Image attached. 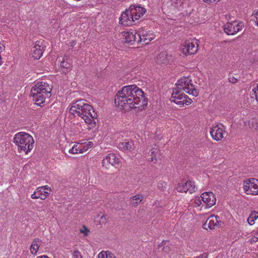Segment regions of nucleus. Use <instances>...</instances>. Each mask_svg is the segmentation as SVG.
Listing matches in <instances>:
<instances>
[{
	"instance_id": "obj_32",
	"label": "nucleus",
	"mask_w": 258,
	"mask_h": 258,
	"mask_svg": "<svg viewBox=\"0 0 258 258\" xmlns=\"http://www.w3.org/2000/svg\"><path fill=\"white\" fill-rule=\"evenodd\" d=\"M73 258H82L81 252L78 250L75 249L72 253Z\"/></svg>"
},
{
	"instance_id": "obj_9",
	"label": "nucleus",
	"mask_w": 258,
	"mask_h": 258,
	"mask_svg": "<svg viewBox=\"0 0 258 258\" xmlns=\"http://www.w3.org/2000/svg\"><path fill=\"white\" fill-rule=\"evenodd\" d=\"M244 24L241 22L234 21L231 22H227L224 27L225 32L228 35H234L241 31Z\"/></svg>"
},
{
	"instance_id": "obj_13",
	"label": "nucleus",
	"mask_w": 258,
	"mask_h": 258,
	"mask_svg": "<svg viewBox=\"0 0 258 258\" xmlns=\"http://www.w3.org/2000/svg\"><path fill=\"white\" fill-rule=\"evenodd\" d=\"M203 203L206 208H209L213 206L216 202V198L215 195L212 192H205L201 195Z\"/></svg>"
},
{
	"instance_id": "obj_3",
	"label": "nucleus",
	"mask_w": 258,
	"mask_h": 258,
	"mask_svg": "<svg viewBox=\"0 0 258 258\" xmlns=\"http://www.w3.org/2000/svg\"><path fill=\"white\" fill-rule=\"evenodd\" d=\"M52 87L47 83L40 82L32 88L30 96L38 105H41L45 102L46 98L51 96Z\"/></svg>"
},
{
	"instance_id": "obj_41",
	"label": "nucleus",
	"mask_w": 258,
	"mask_h": 258,
	"mask_svg": "<svg viewBox=\"0 0 258 258\" xmlns=\"http://www.w3.org/2000/svg\"><path fill=\"white\" fill-rule=\"evenodd\" d=\"M105 254H106V252L101 251L98 254L97 258H106Z\"/></svg>"
},
{
	"instance_id": "obj_16",
	"label": "nucleus",
	"mask_w": 258,
	"mask_h": 258,
	"mask_svg": "<svg viewBox=\"0 0 258 258\" xmlns=\"http://www.w3.org/2000/svg\"><path fill=\"white\" fill-rule=\"evenodd\" d=\"M220 218L219 216L211 215L206 222L203 224V228L206 229L207 228H209L210 229H214L216 226L220 225Z\"/></svg>"
},
{
	"instance_id": "obj_38",
	"label": "nucleus",
	"mask_w": 258,
	"mask_h": 258,
	"mask_svg": "<svg viewBox=\"0 0 258 258\" xmlns=\"http://www.w3.org/2000/svg\"><path fill=\"white\" fill-rule=\"evenodd\" d=\"M255 19L253 20L254 22V24L258 26V10L254 14Z\"/></svg>"
},
{
	"instance_id": "obj_29",
	"label": "nucleus",
	"mask_w": 258,
	"mask_h": 258,
	"mask_svg": "<svg viewBox=\"0 0 258 258\" xmlns=\"http://www.w3.org/2000/svg\"><path fill=\"white\" fill-rule=\"evenodd\" d=\"M159 150L157 148H153L150 151L149 154L151 156V160L154 161L156 160V154L158 153Z\"/></svg>"
},
{
	"instance_id": "obj_14",
	"label": "nucleus",
	"mask_w": 258,
	"mask_h": 258,
	"mask_svg": "<svg viewBox=\"0 0 258 258\" xmlns=\"http://www.w3.org/2000/svg\"><path fill=\"white\" fill-rule=\"evenodd\" d=\"M120 159L114 154H109L102 160V166L106 168H108L109 165L116 166L119 164Z\"/></svg>"
},
{
	"instance_id": "obj_40",
	"label": "nucleus",
	"mask_w": 258,
	"mask_h": 258,
	"mask_svg": "<svg viewBox=\"0 0 258 258\" xmlns=\"http://www.w3.org/2000/svg\"><path fill=\"white\" fill-rule=\"evenodd\" d=\"M166 183L165 182L162 181L158 183V186L159 188H164L166 187Z\"/></svg>"
},
{
	"instance_id": "obj_2",
	"label": "nucleus",
	"mask_w": 258,
	"mask_h": 258,
	"mask_svg": "<svg viewBox=\"0 0 258 258\" xmlns=\"http://www.w3.org/2000/svg\"><path fill=\"white\" fill-rule=\"evenodd\" d=\"M69 112L75 116L81 117L85 123L90 126L88 128L89 130L95 126V119L97 118V115L93 107L86 103L85 100H79L72 103Z\"/></svg>"
},
{
	"instance_id": "obj_44",
	"label": "nucleus",
	"mask_w": 258,
	"mask_h": 258,
	"mask_svg": "<svg viewBox=\"0 0 258 258\" xmlns=\"http://www.w3.org/2000/svg\"><path fill=\"white\" fill-rule=\"evenodd\" d=\"M204 2L207 3H213L215 2H218L219 0H203Z\"/></svg>"
},
{
	"instance_id": "obj_23",
	"label": "nucleus",
	"mask_w": 258,
	"mask_h": 258,
	"mask_svg": "<svg viewBox=\"0 0 258 258\" xmlns=\"http://www.w3.org/2000/svg\"><path fill=\"white\" fill-rule=\"evenodd\" d=\"M244 126L247 128H249L252 130L258 129V120L256 118H253L248 121H244Z\"/></svg>"
},
{
	"instance_id": "obj_10",
	"label": "nucleus",
	"mask_w": 258,
	"mask_h": 258,
	"mask_svg": "<svg viewBox=\"0 0 258 258\" xmlns=\"http://www.w3.org/2000/svg\"><path fill=\"white\" fill-rule=\"evenodd\" d=\"M225 129V126L222 124L213 125L211 128L210 133L214 140L221 141L226 134Z\"/></svg>"
},
{
	"instance_id": "obj_18",
	"label": "nucleus",
	"mask_w": 258,
	"mask_h": 258,
	"mask_svg": "<svg viewBox=\"0 0 258 258\" xmlns=\"http://www.w3.org/2000/svg\"><path fill=\"white\" fill-rule=\"evenodd\" d=\"M129 10L135 20H139L146 12L144 8L136 5H132Z\"/></svg>"
},
{
	"instance_id": "obj_20",
	"label": "nucleus",
	"mask_w": 258,
	"mask_h": 258,
	"mask_svg": "<svg viewBox=\"0 0 258 258\" xmlns=\"http://www.w3.org/2000/svg\"><path fill=\"white\" fill-rule=\"evenodd\" d=\"M137 34L138 31L131 29L128 31L124 32V38L127 43H138Z\"/></svg>"
},
{
	"instance_id": "obj_30",
	"label": "nucleus",
	"mask_w": 258,
	"mask_h": 258,
	"mask_svg": "<svg viewBox=\"0 0 258 258\" xmlns=\"http://www.w3.org/2000/svg\"><path fill=\"white\" fill-rule=\"evenodd\" d=\"M93 142H89L87 144H81V145L82 146L83 153L86 151H87L89 148L92 147L93 146Z\"/></svg>"
},
{
	"instance_id": "obj_22",
	"label": "nucleus",
	"mask_w": 258,
	"mask_h": 258,
	"mask_svg": "<svg viewBox=\"0 0 258 258\" xmlns=\"http://www.w3.org/2000/svg\"><path fill=\"white\" fill-rule=\"evenodd\" d=\"M41 244V240L38 238L34 239L30 246V252L31 254L36 255Z\"/></svg>"
},
{
	"instance_id": "obj_19",
	"label": "nucleus",
	"mask_w": 258,
	"mask_h": 258,
	"mask_svg": "<svg viewBox=\"0 0 258 258\" xmlns=\"http://www.w3.org/2000/svg\"><path fill=\"white\" fill-rule=\"evenodd\" d=\"M118 148L123 152H132L135 149L136 147L132 141L125 140L118 144Z\"/></svg>"
},
{
	"instance_id": "obj_35",
	"label": "nucleus",
	"mask_w": 258,
	"mask_h": 258,
	"mask_svg": "<svg viewBox=\"0 0 258 258\" xmlns=\"http://www.w3.org/2000/svg\"><path fill=\"white\" fill-rule=\"evenodd\" d=\"M31 198L32 199H40L39 195H38V191H37V189L34 191L33 194L31 195Z\"/></svg>"
},
{
	"instance_id": "obj_17",
	"label": "nucleus",
	"mask_w": 258,
	"mask_h": 258,
	"mask_svg": "<svg viewBox=\"0 0 258 258\" xmlns=\"http://www.w3.org/2000/svg\"><path fill=\"white\" fill-rule=\"evenodd\" d=\"M44 51L43 43L41 41H37L32 49V55L35 59H39L42 55Z\"/></svg>"
},
{
	"instance_id": "obj_15",
	"label": "nucleus",
	"mask_w": 258,
	"mask_h": 258,
	"mask_svg": "<svg viewBox=\"0 0 258 258\" xmlns=\"http://www.w3.org/2000/svg\"><path fill=\"white\" fill-rule=\"evenodd\" d=\"M135 21L129 9L123 12L119 18V23L125 26L132 25Z\"/></svg>"
},
{
	"instance_id": "obj_12",
	"label": "nucleus",
	"mask_w": 258,
	"mask_h": 258,
	"mask_svg": "<svg viewBox=\"0 0 258 258\" xmlns=\"http://www.w3.org/2000/svg\"><path fill=\"white\" fill-rule=\"evenodd\" d=\"M195 182L191 181H182L176 187V190L180 192H187L192 194L195 191Z\"/></svg>"
},
{
	"instance_id": "obj_6",
	"label": "nucleus",
	"mask_w": 258,
	"mask_h": 258,
	"mask_svg": "<svg viewBox=\"0 0 258 258\" xmlns=\"http://www.w3.org/2000/svg\"><path fill=\"white\" fill-rule=\"evenodd\" d=\"M171 101L174 102L180 107H183L184 105H188L192 102L191 99L184 94V92L178 90L174 88L173 90Z\"/></svg>"
},
{
	"instance_id": "obj_11",
	"label": "nucleus",
	"mask_w": 258,
	"mask_h": 258,
	"mask_svg": "<svg viewBox=\"0 0 258 258\" xmlns=\"http://www.w3.org/2000/svg\"><path fill=\"white\" fill-rule=\"evenodd\" d=\"M198 45L196 41H187L181 47V51L185 55L195 54L198 50Z\"/></svg>"
},
{
	"instance_id": "obj_36",
	"label": "nucleus",
	"mask_w": 258,
	"mask_h": 258,
	"mask_svg": "<svg viewBox=\"0 0 258 258\" xmlns=\"http://www.w3.org/2000/svg\"><path fill=\"white\" fill-rule=\"evenodd\" d=\"M228 80L230 83L235 84L237 82L238 79L235 78L233 76H230L228 78Z\"/></svg>"
},
{
	"instance_id": "obj_39",
	"label": "nucleus",
	"mask_w": 258,
	"mask_h": 258,
	"mask_svg": "<svg viewBox=\"0 0 258 258\" xmlns=\"http://www.w3.org/2000/svg\"><path fill=\"white\" fill-rule=\"evenodd\" d=\"M76 146H73L71 149H70L69 151V153L70 154H77L76 153Z\"/></svg>"
},
{
	"instance_id": "obj_28",
	"label": "nucleus",
	"mask_w": 258,
	"mask_h": 258,
	"mask_svg": "<svg viewBox=\"0 0 258 258\" xmlns=\"http://www.w3.org/2000/svg\"><path fill=\"white\" fill-rule=\"evenodd\" d=\"M250 96L252 98H255L258 102V84L256 87L253 88L250 92Z\"/></svg>"
},
{
	"instance_id": "obj_1",
	"label": "nucleus",
	"mask_w": 258,
	"mask_h": 258,
	"mask_svg": "<svg viewBox=\"0 0 258 258\" xmlns=\"http://www.w3.org/2000/svg\"><path fill=\"white\" fill-rule=\"evenodd\" d=\"M115 105L121 109L138 108L142 110L147 100L141 89L135 85L125 86L117 91L114 98Z\"/></svg>"
},
{
	"instance_id": "obj_4",
	"label": "nucleus",
	"mask_w": 258,
	"mask_h": 258,
	"mask_svg": "<svg viewBox=\"0 0 258 258\" xmlns=\"http://www.w3.org/2000/svg\"><path fill=\"white\" fill-rule=\"evenodd\" d=\"M13 143L17 146L19 152L28 154L34 147V140L33 137L25 132H19L15 135Z\"/></svg>"
},
{
	"instance_id": "obj_43",
	"label": "nucleus",
	"mask_w": 258,
	"mask_h": 258,
	"mask_svg": "<svg viewBox=\"0 0 258 258\" xmlns=\"http://www.w3.org/2000/svg\"><path fill=\"white\" fill-rule=\"evenodd\" d=\"M258 240V230L255 232L254 237L252 238V241L256 242Z\"/></svg>"
},
{
	"instance_id": "obj_33",
	"label": "nucleus",
	"mask_w": 258,
	"mask_h": 258,
	"mask_svg": "<svg viewBox=\"0 0 258 258\" xmlns=\"http://www.w3.org/2000/svg\"><path fill=\"white\" fill-rule=\"evenodd\" d=\"M74 146H76V153H77V154L83 153V151H82V146L81 145V144H80L79 143H77L76 144H75Z\"/></svg>"
},
{
	"instance_id": "obj_5",
	"label": "nucleus",
	"mask_w": 258,
	"mask_h": 258,
	"mask_svg": "<svg viewBox=\"0 0 258 258\" xmlns=\"http://www.w3.org/2000/svg\"><path fill=\"white\" fill-rule=\"evenodd\" d=\"M176 87L178 90L182 91L186 93L194 96L198 95V91L196 89L192 83V80L189 77H183L181 78L176 83Z\"/></svg>"
},
{
	"instance_id": "obj_42",
	"label": "nucleus",
	"mask_w": 258,
	"mask_h": 258,
	"mask_svg": "<svg viewBox=\"0 0 258 258\" xmlns=\"http://www.w3.org/2000/svg\"><path fill=\"white\" fill-rule=\"evenodd\" d=\"M163 249L164 252H165V253H168L170 250V247L168 245H166L164 246Z\"/></svg>"
},
{
	"instance_id": "obj_8",
	"label": "nucleus",
	"mask_w": 258,
	"mask_h": 258,
	"mask_svg": "<svg viewBox=\"0 0 258 258\" xmlns=\"http://www.w3.org/2000/svg\"><path fill=\"white\" fill-rule=\"evenodd\" d=\"M138 43L148 44L155 38V35L151 31L145 30L142 28L138 30Z\"/></svg>"
},
{
	"instance_id": "obj_21",
	"label": "nucleus",
	"mask_w": 258,
	"mask_h": 258,
	"mask_svg": "<svg viewBox=\"0 0 258 258\" xmlns=\"http://www.w3.org/2000/svg\"><path fill=\"white\" fill-rule=\"evenodd\" d=\"M37 191L40 199L45 200L50 195L51 189L48 185L41 186L37 188Z\"/></svg>"
},
{
	"instance_id": "obj_24",
	"label": "nucleus",
	"mask_w": 258,
	"mask_h": 258,
	"mask_svg": "<svg viewBox=\"0 0 258 258\" xmlns=\"http://www.w3.org/2000/svg\"><path fill=\"white\" fill-rule=\"evenodd\" d=\"M169 3L173 8L179 10L183 7L184 0H170Z\"/></svg>"
},
{
	"instance_id": "obj_27",
	"label": "nucleus",
	"mask_w": 258,
	"mask_h": 258,
	"mask_svg": "<svg viewBox=\"0 0 258 258\" xmlns=\"http://www.w3.org/2000/svg\"><path fill=\"white\" fill-rule=\"evenodd\" d=\"M203 202L202 199L199 197H195L192 199V204L194 207H200L202 205L203 206Z\"/></svg>"
},
{
	"instance_id": "obj_34",
	"label": "nucleus",
	"mask_w": 258,
	"mask_h": 258,
	"mask_svg": "<svg viewBox=\"0 0 258 258\" xmlns=\"http://www.w3.org/2000/svg\"><path fill=\"white\" fill-rule=\"evenodd\" d=\"M105 257L106 258H116L113 253H112V252H111L109 251H106Z\"/></svg>"
},
{
	"instance_id": "obj_31",
	"label": "nucleus",
	"mask_w": 258,
	"mask_h": 258,
	"mask_svg": "<svg viewBox=\"0 0 258 258\" xmlns=\"http://www.w3.org/2000/svg\"><path fill=\"white\" fill-rule=\"evenodd\" d=\"M60 66L62 68L68 69L71 67V64L68 61L67 58H63Z\"/></svg>"
},
{
	"instance_id": "obj_37",
	"label": "nucleus",
	"mask_w": 258,
	"mask_h": 258,
	"mask_svg": "<svg viewBox=\"0 0 258 258\" xmlns=\"http://www.w3.org/2000/svg\"><path fill=\"white\" fill-rule=\"evenodd\" d=\"M88 232V230L85 226H83V228L80 229V232L81 233L84 234L85 236H86L88 235V233H87Z\"/></svg>"
},
{
	"instance_id": "obj_45",
	"label": "nucleus",
	"mask_w": 258,
	"mask_h": 258,
	"mask_svg": "<svg viewBox=\"0 0 258 258\" xmlns=\"http://www.w3.org/2000/svg\"><path fill=\"white\" fill-rule=\"evenodd\" d=\"M195 258H207V256H206V255H204V254H202V255L198 256Z\"/></svg>"
},
{
	"instance_id": "obj_25",
	"label": "nucleus",
	"mask_w": 258,
	"mask_h": 258,
	"mask_svg": "<svg viewBox=\"0 0 258 258\" xmlns=\"http://www.w3.org/2000/svg\"><path fill=\"white\" fill-rule=\"evenodd\" d=\"M258 218V211H252L247 218V222L250 225H253Z\"/></svg>"
},
{
	"instance_id": "obj_26",
	"label": "nucleus",
	"mask_w": 258,
	"mask_h": 258,
	"mask_svg": "<svg viewBox=\"0 0 258 258\" xmlns=\"http://www.w3.org/2000/svg\"><path fill=\"white\" fill-rule=\"evenodd\" d=\"M143 196L142 195H137L133 197L131 203L133 206L136 207L139 203H140L143 201Z\"/></svg>"
},
{
	"instance_id": "obj_7",
	"label": "nucleus",
	"mask_w": 258,
	"mask_h": 258,
	"mask_svg": "<svg viewBox=\"0 0 258 258\" xmlns=\"http://www.w3.org/2000/svg\"><path fill=\"white\" fill-rule=\"evenodd\" d=\"M243 189L247 195H258V179L249 178L244 181Z\"/></svg>"
}]
</instances>
